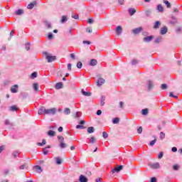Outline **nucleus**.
<instances>
[{
	"instance_id": "obj_1",
	"label": "nucleus",
	"mask_w": 182,
	"mask_h": 182,
	"mask_svg": "<svg viewBox=\"0 0 182 182\" xmlns=\"http://www.w3.org/2000/svg\"><path fill=\"white\" fill-rule=\"evenodd\" d=\"M38 113H43V114H56V108L46 109L45 107H41Z\"/></svg>"
},
{
	"instance_id": "obj_2",
	"label": "nucleus",
	"mask_w": 182,
	"mask_h": 182,
	"mask_svg": "<svg viewBox=\"0 0 182 182\" xmlns=\"http://www.w3.org/2000/svg\"><path fill=\"white\" fill-rule=\"evenodd\" d=\"M58 141L60 143V149H65V147H68V144L65 143V138L62 136H58Z\"/></svg>"
},
{
	"instance_id": "obj_3",
	"label": "nucleus",
	"mask_w": 182,
	"mask_h": 182,
	"mask_svg": "<svg viewBox=\"0 0 182 182\" xmlns=\"http://www.w3.org/2000/svg\"><path fill=\"white\" fill-rule=\"evenodd\" d=\"M45 55H46V58L48 63H50L51 62H53L54 60H56V56H55V55L52 56L48 53H45Z\"/></svg>"
},
{
	"instance_id": "obj_4",
	"label": "nucleus",
	"mask_w": 182,
	"mask_h": 182,
	"mask_svg": "<svg viewBox=\"0 0 182 182\" xmlns=\"http://www.w3.org/2000/svg\"><path fill=\"white\" fill-rule=\"evenodd\" d=\"M122 170H123V165H120V166H117L115 168L112 170V173H119L120 171H122Z\"/></svg>"
},
{
	"instance_id": "obj_5",
	"label": "nucleus",
	"mask_w": 182,
	"mask_h": 182,
	"mask_svg": "<svg viewBox=\"0 0 182 182\" xmlns=\"http://www.w3.org/2000/svg\"><path fill=\"white\" fill-rule=\"evenodd\" d=\"M19 86L18 85H14L11 87V93H18V88Z\"/></svg>"
},
{
	"instance_id": "obj_6",
	"label": "nucleus",
	"mask_w": 182,
	"mask_h": 182,
	"mask_svg": "<svg viewBox=\"0 0 182 182\" xmlns=\"http://www.w3.org/2000/svg\"><path fill=\"white\" fill-rule=\"evenodd\" d=\"M143 30V28L141 27H139L136 28H134L132 32L134 35H139V33H140L141 32V31Z\"/></svg>"
},
{
	"instance_id": "obj_7",
	"label": "nucleus",
	"mask_w": 182,
	"mask_h": 182,
	"mask_svg": "<svg viewBox=\"0 0 182 182\" xmlns=\"http://www.w3.org/2000/svg\"><path fill=\"white\" fill-rule=\"evenodd\" d=\"M167 32H168V30L166 26H164L161 28V31H160L161 35H166V33H167Z\"/></svg>"
},
{
	"instance_id": "obj_8",
	"label": "nucleus",
	"mask_w": 182,
	"mask_h": 182,
	"mask_svg": "<svg viewBox=\"0 0 182 182\" xmlns=\"http://www.w3.org/2000/svg\"><path fill=\"white\" fill-rule=\"evenodd\" d=\"M154 37L153 36H147L144 38V42H151Z\"/></svg>"
},
{
	"instance_id": "obj_9",
	"label": "nucleus",
	"mask_w": 182,
	"mask_h": 182,
	"mask_svg": "<svg viewBox=\"0 0 182 182\" xmlns=\"http://www.w3.org/2000/svg\"><path fill=\"white\" fill-rule=\"evenodd\" d=\"M123 31V28L121 26H118L116 28L117 35H121L122 32Z\"/></svg>"
},
{
	"instance_id": "obj_10",
	"label": "nucleus",
	"mask_w": 182,
	"mask_h": 182,
	"mask_svg": "<svg viewBox=\"0 0 182 182\" xmlns=\"http://www.w3.org/2000/svg\"><path fill=\"white\" fill-rule=\"evenodd\" d=\"M97 65V60L91 59L90 61V66H96Z\"/></svg>"
},
{
	"instance_id": "obj_11",
	"label": "nucleus",
	"mask_w": 182,
	"mask_h": 182,
	"mask_svg": "<svg viewBox=\"0 0 182 182\" xmlns=\"http://www.w3.org/2000/svg\"><path fill=\"white\" fill-rule=\"evenodd\" d=\"M35 5H36V1H33L27 6V8L28 9H33Z\"/></svg>"
},
{
	"instance_id": "obj_12",
	"label": "nucleus",
	"mask_w": 182,
	"mask_h": 182,
	"mask_svg": "<svg viewBox=\"0 0 182 182\" xmlns=\"http://www.w3.org/2000/svg\"><path fill=\"white\" fill-rule=\"evenodd\" d=\"M105 80L103 78H99L97 81V86H102L105 83Z\"/></svg>"
},
{
	"instance_id": "obj_13",
	"label": "nucleus",
	"mask_w": 182,
	"mask_h": 182,
	"mask_svg": "<svg viewBox=\"0 0 182 182\" xmlns=\"http://www.w3.org/2000/svg\"><path fill=\"white\" fill-rule=\"evenodd\" d=\"M62 87H63V83H62V82H58L57 84H55V89H62Z\"/></svg>"
},
{
	"instance_id": "obj_14",
	"label": "nucleus",
	"mask_w": 182,
	"mask_h": 182,
	"mask_svg": "<svg viewBox=\"0 0 182 182\" xmlns=\"http://www.w3.org/2000/svg\"><path fill=\"white\" fill-rule=\"evenodd\" d=\"M81 93L82 95H83V96H87V97L92 96V92H86L83 90H82Z\"/></svg>"
},
{
	"instance_id": "obj_15",
	"label": "nucleus",
	"mask_w": 182,
	"mask_h": 182,
	"mask_svg": "<svg viewBox=\"0 0 182 182\" xmlns=\"http://www.w3.org/2000/svg\"><path fill=\"white\" fill-rule=\"evenodd\" d=\"M80 182H87V178L85 177L83 175H81L80 176Z\"/></svg>"
},
{
	"instance_id": "obj_16",
	"label": "nucleus",
	"mask_w": 182,
	"mask_h": 182,
	"mask_svg": "<svg viewBox=\"0 0 182 182\" xmlns=\"http://www.w3.org/2000/svg\"><path fill=\"white\" fill-rule=\"evenodd\" d=\"M151 168H160V164L159 163H155L153 164H151Z\"/></svg>"
},
{
	"instance_id": "obj_17",
	"label": "nucleus",
	"mask_w": 182,
	"mask_h": 182,
	"mask_svg": "<svg viewBox=\"0 0 182 182\" xmlns=\"http://www.w3.org/2000/svg\"><path fill=\"white\" fill-rule=\"evenodd\" d=\"M129 14L131 16H133V15H134V14H136V9L134 8H131L129 10Z\"/></svg>"
},
{
	"instance_id": "obj_18",
	"label": "nucleus",
	"mask_w": 182,
	"mask_h": 182,
	"mask_svg": "<svg viewBox=\"0 0 182 182\" xmlns=\"http://www.w3.org/2000/svg\"><path fill=\"white\" fill-rule=\"evenodd\" d=\"M87 133H89V134L94 133L95 132V127H90L87 128Z\"/></svg>"
},
{
	"instance_id": "obj_19",
	"label": "nucleus",
	"mask_w": 182,
	"mask_h": 182,
	"mask_svg": "<svg viewBox=\"0 0 182 182\" xmlns=\"http://www.w3.org/2000/svg\"><path fill=\"white\" fill-rule=\"evenodd\" d=\"M34 168L36 169L37 173H42V167H41V166H36Z\"/></svg>"
},
{
	"instance_id": "obj_20",
	"label": "nucleus",
	"mask_w": 182,
	"mask_h": 182,
	"mask_svg": "<svg viewBox=\"0 0 182 182\" xmlns=\"http://www.w3.org/2000/svg\"><path fill=\"white\" fill-rule=\"evenodd\" d=\"M33 89H34V90L36 92H38L39 91V85H38V83H34L33 85Z\"/></svg>"
},
{
	"instance_id": "obj_21",
	"label": "nucleus",
	"mask_w": 182,
	"mask_h": 182,
	"mask_svg": "<svg viewBox=\"0 0 182 182\" xmlns=\"http://www.w3.org/2000/svg\"><path fill=\"white\" fill-rule=\"evenodd\" d=\"M141 114H143V116L149 114V109L147 108L142 109Z\"/></svg>"
},
{
	"instance_id": "obj_22",
	"label": "nucleus",
	"mask_w": 182,
	"mask_h": 182,
	"mask_svg": "<svg viewBox=\"0 0 182 182\" xmlns=\"http://www.w3.org/2000/svg\"><path fill=\"white\" fill-rule=\"evenodd\" d=\"M157 9H158V11H159V12H164V8L163 7V6L161 4H159L157 6Z\"/></svg>"
},
{
	"instance_id": "obj_23",
	"label": "nucleus",
	"mask_w": 182,
	"mask_h": 182,
	"mask_svg": "<svg viewBox=\"0 0 182 182\" xmlns=\"http://www.w3.org/2000/svg\"><path fill=\"white\" fill-rule=\"evenodd\" d=\"M56 164L60 165L62 164L63 160L60 158H55Z\"/></svg>"
},
{
	"instance_id": "obj_24",
	"label": "nucleus",
	"mask_w": 182,
	"mask_h": 182,
	"mask_svg": "<svg viewBox=\"0 0 182 182\" xmlns=\"http://www.w3.org/2000/svg\"><path fill=\"white\" fill-rule=\"evenodd\" d=\"M153 82L152 81H149L148 82V89L149 90H151V89H153Z\"/></svg>"
},
{
	"instance_id": "obj_25",
	"label": "nucleus",
	"mask_w": 182,
	"mask_h": 182,
	"mask_svg": "<svg viewBox=\"0 0 182 182\" xmlns=\"http://www.w3.org/2000/svg\"><path fill=\"white\" fill-rule=\"evenodd\" d=\"M164 4H165V5H166V8H171V4H170V2H168V1L164 0Z\"/></svg>"
},
{
	"instance_id": "obj_26",
	"label": "nucleus",
	"mask_w": 182,
	"mask_h": 182,
	"mask_svg": "<svg viewBox=\"0 0 182 182\" xmlns=\"http://www.w3.org/2000/svg\"><path fill=\"white\" fill-rule=\"evenodd\" d=\"M3 173H4V176L5 177H6V176H9V174H11V171H10L9 170H8V169H5V170L3 171Z\"/></svg>"
},
{
	"instance_id": "obj_27",
	"label": "nucleus",
	"mask_w": 182,
	"mask_h": 182,
	"mask_svg": "<svg viewBox=\"0 0 182 182\" xmlns=\"http://www.w3.org/2000/svg\"><path fill=\"white\" fill-rule=\"evenodd\" d=\"M159 137H160L161 140L164 139L166 138V134L163 132H161L160 134H159Z\"/></svg>"
},
{
	"instance_id": "obj_28",
	"label": "nucleus",
	"mask_w": 182,
	"mask_h": 182,
	"mask_svg": "<svg viewBox=\"0 0 182 182\" xmlns=\"http://www.w3.org/2000/svg\"><path fill=\"white\" fill-rule=\"evenodd\" d=\"M119 122H120V119H119L118 117L114 118L112 120L113 124H117Z\"/></svg>"
},
{
	"instance_id": "obj_29",
	"label": "nucleus",
	"mask_w": 182,
	"mask_h": 182,
	"mask_svg": "<svg viewBox=\"0 0 182 182\" xmlns=\"http://www.w3.org/2000/svg\"><path fill=\"white\" fill-rule=\"evenodd\" d=\"M160 26V21H156L154 26V29H159Z\"/></svg>"
},
{
	"instance_id": "obj_30",
	"label": "nucleus",
	"mask_w": 182,
	"mask_h": 182,
	"mask_svg": "<svg viewBox=\"0 0 182 182\" xmlns=\"http://www.w3.org/2000/svg\"><path fill=\"white\" fill-rule=\"evenodd\" d=\"M48 136H50L51 137H53V136H55V131L49 130L48 132Z\"/></svg>"
},
{
	"instance_id": "obj_31",
	"label": "nucleus",
	"mask_w": 182,
	"mask_h": 182,
	"mask_svg": "<svg viewBox=\"0 0 182 182\" xmlns=\"http://www.w3.org/2000/svg\"><path fill=\"white\" fill-rule=\"evenodd\" d=\"M68 21V17L66 16H63L62 19L60 21L61 23H65Z\"/></svg>"
},
{
	"instance_id": "obj_32",
	"label": "nucleus",
	"mask_w": 182,
	"mask_h": 182,
	"mask_svg": "<svg viewBox=\"0 0 182 182\" xmlns=\"http://www.w3.org/2000/svg\"><path fill=\"white\" fill-rule=\"evenodd\" d=\"M154 139L152 140L150 143H149V146H154V144H156V142L157 141V139H156V136H154Z\"/></svg>"
},
{
	"instance_id": "obj_33",
	"label": "nucleus",
	"mask_w": 182,
	"mask_h": 182,
	"mask_svg": "<svg viewBox=\"0 0 182 182\" xmlns=\"http://www.w3.org/2000/svg\"><path fill=\"white\" fill-rule=\"evenodd\" d=\"M16 15H22L23 14V10L22 9H18L15 12Z\"/></svg>"
},
{
	"instance_id": "obj_34",
	"label": "nucleus",
	"mask_w": 182,
	"mask_h": 182,
	"mask_svg": "<svg viewBox=\"0 0 182 182\" xmlns=\"http://www.w3.org/2000/svg\"><path fill=\"white\" fill-rule=\"evenodd\" d=\"M45 144H46V140L45 139H43L42 143L41 142L37 143V146H45Z\"/></svg>"
},
{
	"instance_id": "obj_35",
	"label": "nucleus",
	"mask_w": 182,
	"mask_h": 182,
	"mask_svg": "<svg viewBox=\"0 0 182 182\" xmlns=\"http://www.w3.org/2000/svg\"><path fill=\"white\" fill-rule=\"evenodd\" d=\"M64 114H70V109H69V108H65V109H64Z\"/></svg>"
},
{
	"instance_id": "obj_36",
	"label": "nucleus",
	"mask_w": 182,
	"mask_h": 182,
	"mask_svg": "<svg viewBox=\"0 0 182 182\" xmlns=\"http://www.w3.org/2000/svg\"><path fill=\"white\" fill-rule=\"evenodd\" d=\"M10 110H11V112H16V110H18V107H16V106H15V105L11 106L10 107Z\"/></svg>"
},
{
	"instance_id": "obj_37",
	"label": "nucleus",
	"mask_w": 182,
	"mask_h": 182,
	"mask_svg": "<svg viewBox=\"0 0 182 182\" xmlns=\"http://www.w3.org/2000/svg\"><path fill=\"white\" fill-rule=\"evenodd\" d=\"M24 168H28V164H25L21 165L20 166V170H24Z\"/></svg>"
},
{
	"instance_id": "obj_38",
	"label": "nucleus",
	"mask_w": 182,
	"mask_h": 182,
	"mask_svg": "<svg viewBox=\"0 0 182 182\" xmlns=\"http://www.w3.org/2000/svg\"><path fill=\"white\" fill-rule=\"evenodd\" d=\"M82 66H83V64H82V62L79 61L77 63V68L78 69H82Z\"/></svg>"
},
{
	"instance_id": "obj_39",
	"label": "nucleus",
	"mask_w": 182,
	"mask_h": 182,
	"mask_svg": "<svg viewBox=\"0 0 182 182\" xmlns=\"http://www.w3.org/2000/svg\"><path fill=\"white\" fill-rule=\"evenodd\" d=\"M167 84H162L161 85V89H162V90H166V89H167Z\"/></svg>"
},
{
	"instance_id": "obj_40",
	"label": "nucleus",
	"mask_w": 182,
	"mask_h": 182,
	"mask_svg": "<svg viewBox=\"0 0 182 182\" xmlns=\"http://www.w3.org/2000/svg\"><path fill=\"white\" fill-rule=\"evenodd\" d=\"M102 136L104 137V139H107L109 137V134H107L106 132H103Z\"/></svg>"
},
{
	"instance_id": "obj_41",
	"label": "nucleus",
	"mask_w": 182,
	"mask_h": 182,
	"mask_svg": "<svg viewBox=\"0 0 182 182\" xmlns=\"http://www.w3.org/2000/svg\"><path fill=\"white\" fill-rule=\"evenodd\" d=\"M163 156H164V154L163 153V151L159 152V155H158V159H163Z\"/></svg>"
},
{
	"instance_id": "obj_42",
	"label": "nucleus",
	"mask_w": 182,
	"mask_h": 182,
	"mask_svg": "<svg viewBox=\"0 0 182 182\" xmlns=\"http://www.w3.org/2000/svg\"><path fill=\"white\" fill-rule=\"evenodd\" d=\"M46 25L49 29H52V25L50 24V23L46 21Z\"/></svg>"
},
{
	"instance_id": "obj_43",
	"label": "nucleus",
	"mask_w": 182,
	"mask_h": 182,
	"mask_svg": "<svg viewBox=\"0 0 182 182\" xmlns=\"http://www.w3.org/2000/svg\"><path fill=\"white\" fill-rule=\"evenodd\" d=\"M143 132V127H140L138 129H137V132L139 133V134H141Z\"/></svg>"
},
{
	"instance_id": "obj_44",
	"label": "nucleus",
	"mask_w": 182,
	"mask_h": 182,
	"mask_svg": "<svg viewBox=\"0 0 182 182\" xmlns=\"http://www.w3.org/2000/svg\"><path fill=\"white\" fill-rule=\"evenodd\" d=\"M92 31H93V30L90 27H89L86 29V32H87V33H92Z\"/></svg>"
},
{
	"instance_id": "obj_45",
	"label": "nucleus",
	"mask_w": 182,
	"mask_h": 182,
	"mask_svg": "<svg viewBox=\"0 0 182 182\" xmlns=\"http://www.w3.org/2000/svg\"><path fill=\"white\" fill-rule=\"evenodd\" d=\"M72 18H73V19H79V15L72 14Z\"/></svg>"
},
{
	"instance_id": "obj_46",
	"label": "nucleus",
	"mask_w": 182,
	"mask_h": 182,
	"mask_svg": "<svg viewBox=\"0 0 182 182\" xmlns=\"http://www.w3.org/2000/svg\"><path fill=\"white\" fill-rule=\"evenodd\" d=\"M0 182H9V180L5 179L4 178H0Z\"/></svg>"
},
{
	"instance_id": "obj_47",
	"label": "nucleus",
	"mask_w": 182,
	"mask_h": 182,
	"mask_svg": "<svg viewBox=\"0 0 182 182\" xmlns=\"http://www.w3.org/2000/svg\"><path fill=\"white\" fill-rule=\"evenodd\" d=\"M31 76H32V77H33V78L37 77V76H38V73H36V72L33 73L31 74Z\"/></svg>"
},
{
	"instance_id": "obj_48",
	"label": "nucleus",
	"mask_w": 182,
	"mask_h": 182,
	"mask_svg": "<svg viewBox=\"0 0 182 182\" xmlns=\"http://www.w3.org/2000/svg\"><path fill=\"white\" fill-rule=\"evenodd\" d=\"M173 170L177 171L179 168V166L177 164L173 165Z\"/></svg>"
},
{
	"instance_id": "obj_49",
	"label": "nucleus",
	"mask_w": 182,
	"mask_h": 182,
	"mask_svg": "<svg viewBox=\"0 0 182 182\" xmlns=\"http://www.w3.org/2000/svg\"><path fill=\"white\" fill-rule=\"evenodd\" d=\"M76 129H86L83 125H77Z\"/></svg>"
},
{
	"instance_id": "obj_50",
	"label": "nucleus",
	"mask_w": 182,
	"mask_h": 182,
	"mask_svg": "<svg viewBox=\"0 0 182 182\" xmlns=\"http://www.w3.org/2000/svg\"><path fill=\"white\" fill-rule=\"evenodd\" d=\"M48 39H53V35L52 33H49L48 36Z\"/></svg>"
},
{
	"instance_id": "obj_51",
	"label": "nucleus",
	"mask_w": 182,
	"mask_h": 182,
	"mask_svg": "<svg viewBox=\"0 0 182 182\" xmlns=\"http://www.w3.org/2000/svg\"><path fill=\"white\" fill-rule=\"evenodd\" d=\"M169 96L170 97H175L176 99L178 97V96L173 95V92H170Z\"/></svg>"
},
{
	"instance_id": "obj_52",
	"label": "nucleus",
	"mask_w": 182,
	"mask_h": 182,
	"mask_svg": "<svg viewBox=\"0 0 182 182\" xmlns=\"http://www.w3.org/2000/svg\"><path fill=\"white\" fill-rule=\"evenodd\" d=\"M132 63V65H137V63H139V61L137 60H133Z\"/></svg>"
},
{
	"instance_id": "obj_53",
	"label": "nucleus",
	"mask_w": 182,
	"mask_h": 182,
	"mask_svg": "<svg viewBox=\"0 0 182 182\" xmlns=\"http://www.w3.org/2000/svg\"><path fill=\"white\" fill-rule=\"evenodd\" d=\"M151 182H157V178H156V177H152L151 178Z\"/></svg>"
},
{
	"instance_id": "obj_54",
	"label": "nucleus",
	"mask_w": 182,
	"mask_h": 182,
	"mask_svg": "<svg viewBox=\"0 0 182 182\" xmlns=\"http://www.w3.org/2000/svg\"><path fill=\"white\" fill-rule=\"evenodd\" d=\"M68 70H70V71L72 70V64H70V63L68 64Z\"/></svg>"
},
{
	"instance_id": "obj_55",
	"label": "nucleus",
	"mask_w": 182,
	"mask_h": 182,
	"mask_svg": "<svg viewBox=\"0 0 182 182\" xmlns=\"http://www.w3.org/2000/svg\"><path fill=\"white\" fill-rule=\"evenodd\" d=\"M154 43H160V38H156L154 41Z\"/></svg>"
},
{
	"instance_id": "obj_56",
	"label": "nucleus",
	"mask_w": 182,
	"mask_h": 182,
	"mask_svg": "<svg viewBox=\"0 0 182 182\" xmlns=\"http://www.w3.org/2000/svg\"><path fill=\"white\" fill-rule=\"evenodd\" d=\"M4 150H5V146H0V153L3 152Z\"/></svg>"
},
{
	"instance_id": "obj_57",
	"label": "nucleus",
	"mask_w": 182,
	"mask_h": 182,
	"mask_svg": "<svg viewBox=\"0 0 182 182\" xmlns=\"http://www.w3.org/2000/svg\"><path fill=\"white\" fill-rule=\"evenodd\" d=\"M95 137H93V136H92L91 138H90V142L91 143H95Z\"/></svg>"
},
{
	"instance_id": "obj_58",
	"label": "nucleus",
	"mask_w": 182,
	"mask_h": 182,
	"mask_svg": "<svg viewBox=\"0 0 182 182\" xmlns=\"http://www.w3.org/2000/svg\"><path fill=\"white\" fill-rule=\"evenodd\" d=\"M87 23H93V19H92V18H88V19H87Z\"/></svg>"
},
{
	"instance_id": "obj_59",
	"label": "nucleus",
	"mask_w": 182,
	"mask_h": 182,
	"mask_svg": "<svg viewBox=\"0 0 182 182\" xmlns=\"http://www.w3.org/2000/svg\"><path fill=\"white\" fill-rule=\"evenodd\" d=\"M85 123H86V121L85 120H81L80 121V124L82 126L83 124H85Z\"/></svg>"
},
{
	"instance_id": "obj_60",
	"label": "nucleus",
	"mask_w": 182,
	"mask_h": 182,
	"mask_svg": "<svg viewBox=\"0 0 182 182\" xmlns=\"http://www.w3.org/2000/svg\"><path fill=\"white\" fill-rule=\"evenodd\" d=\"M58 132H59L60 133H62V132H63V127H60L58 128Z\"/></svg>"
},
{
	"instance_id": "obj_61",
	"label": "nucleus",
	"mask_w": 182,
	"mask_h": 182,
	"mask_svg": "<svg viewBox=\"0 0 182 182\" xmlns=\"http://www.w3.org/2000/svg\"><path fill=\"white\" fill-rule=\"evenodd\" d=\"M97 116H100V114H102V110H100V109L97 110Z\"/></svg>"
},
{
	"instance_id": "obj_62",
	"label": "nucleus",
	"mask_w": 182,
	"mask_h": 182,
	"mask_svg": "<svg viewBox=\"0 0 182 182\" xmlns=\"http://www.w3.org/2000/svg\"><path fill=\"white\" fill-rule=\"evenodd\" d=\"M95 182H102V178H97V179H95Z\"/></svg>"
},
{
	"instance_id": "obj_63",
	"label": "nucleus",
	"mask_w": 182,
	"mask_h": 182,
	"mask_svg": "<svg viewBox=\"0 0 182 182\" xmlns=\"http://www.w3.org/2000/svg\"><path fill=\"white\" fill-rule=\"evenodd\" d=\"M70 58H73V59L75 60V54L71 53V54H70Z\"/></svg>"
},
{
	"instance_id": "obj_64",
	"label": "nucleus",
	"mask_w": 182,
	"mask_h": 182,
	"mask_svg": "<svg viewBox=\"0 0 182 182\" xmlns=\"http://www.w3.org/2000/svg\"><path fill=\"white\" fill-rule=\"evenodd\" d=\"M172 151H173V153H176V151H177V148L176 147H173L172 148Z\"/></svg>"
}]
</instances>
